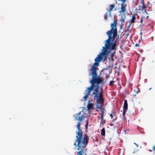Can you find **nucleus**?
I'll return each instance as SVG.
<instances>
[{
  "instance_id": "nucleus-1",
  "label": "nucleus",
  "mask_w": 155,
  "mask_h": 155,
  "mask_svg": "<svg viewBox=\"0 0 155 155\" xmlns=\"http://www.w3.org/2000/svg\"><path fill=\"white\" fill-rule=\"evenodd\" d=\"M117 21L114 19L113 23L111 24L110 30L106 33L108 38L105 41L104 47H103L102 52L95 59V63L89 70L90 72L89 76H92L90 81L91 85L86 88L84 98L86 100L92 91L94 95V100L96 101L97 105H103L104 103L103 87L101 86L99 87V85H103L105 83L104 79L97 75V67L99 62L103 60H105L111 51L116 49V42L119 38V36L117 35Z\"/></svg>"
},
{
  "instance_id": "nucleus-2",
  "label": "nucleus",
  "mask_w": 155,
  "mask_h": 155,
  "mask_svg": "<svg viewBox=\"0 0 155 155\" xmlns=\"http://www.w3.org/2000/svg\"><path fill=\"white\" fill-rule=\"evenodd\" d=\"M81 122H78L76 127L78 131L76 132V140L74 144L75 146L78 147L77 150L78 151L77 155H84L85 154L86 151L87 149L86 148L89 141V137L86 134L83 135V133L81 129L80 128Z\"/></svg>"
},
{
  "instance_id": "nucleus-3",
  "label": "nucleus",
  "mask_w": 155,
  "mask_h": 155,
  "mask_svg": "<svg viewBox=\"0 0 155 155\" xmlns=\"http://www.w3.org/2000/svg\"><path fill=\"white\" fill-rule=\"evenodd\" d=\"M144 0H141V1L139 3L138 8L139 10H141V11H144V12L146 13L147 12L146 8L148 6V5H147V6L145 5L144 4Z\"/></svg>"
},
{
  "instance_id": "nucleus-4",
  "label": "nucleus",
  "mask_w": 155,
  "mask_h": 155,
  "mask_svg": "<svg viewBox=\"0 0 155 155\" xmlns=\"http://www.w3.org/2000/svg\"><path fill=\"white\" fill-rule=\"evenodd\" d=\"M120 5L121 7L119 13L121 14H125L127 12V4L125 2H122Z\"/></svg>"
},
{
  "instance_id": "nucleus-5",
  "label": "nucleus",
  "mask_w": 155,
  "mask_h": 155,
  "mask_svg": "<svg viewBox=\"0 0 155 155\" xmlns=\"http://www.w3.org/2000/svg\"><path fill=\"white\" fill-rule=\"evenodd\" d=\"M81 112L77 113L74 114L73 115V117H75V120L76 121H79V122H81L84 118V115H81Z\"/></svg>"
},
{
  "instance_id": "nucleus-6",
  "label": "nucleus",
  "mask_w": 155,
  "mask_h": 155,
  "mask_svg": "<svg viewBox=\"0 0 155 155\" xmlns=\"http://www.w3.org/2000/svg\"><path fill=\"white\" fill-rule=\"evenodd\" d=\"M101 114H100V115H101V124L102 123H104L105 122V120H104V111L103 110H101Z\"/></svg>"
},
{
  "instance_id": "nucleus-7",
  "label": "nucleus",
  "mask_w": 155,
  "mask_h": 155,
  "mask_svg": "<svg viewBox=\"0 0 155 155\" xmlns=\"http://www.w3.org/2000/svg\"><path fill=\"white\" fill-rule=\"evenodd\" d=\"M128 108V104L126 100H124L123 106V109L127 110Z\"/></svg>"
},
{
  "instance_id": "nucleus-8",
  "label": "nucleus",
  "mask_w": 155,
  "mask_h": 155,
  "mask_svg": "<svg viewBox=\"0 0 155 155\" xmlns=\"http://www.w3.org/2000/svg\"><path fill=\"white\" fill-rule=\"evenodd\" d=\"M136 19V18L135 16V15L134 14H133L131 16V18L129 21L131 23H134L135 22Z\"/></svg>"
},
{
  "instance_id": "nucleus-9",
  "label": "nucleus",
  "mask_w": 155,
  "mask_h": 155,
  "mask_svg": "<svg viewBox=\"0 0 155 155\" xmlns=\"http://www.w3.org/2000/svg\"><path fill=\"white\" fill-rule=\"evenodd\" d=\"M114 6L115 5L114 4L110 5L109 9L108 11L110 13L112 12L113 8L114 7Z\"/></svg>"
},
{
  "instance_id": "nucleus-10",
  "label": "nucleus",
  "mask_w": 155,
  "mask_h": 155,
  "mask_svg": "<svg viewBox=\"0 0 155 155\" xmlns=\"http://www.w3.org/2000/svg\"><path fill=\"white\" fill-rule=\"evenodd\" d=\"M93 107V104L92 103H88L87 105V108L88 110L91 109Z\"/></svg>"
},
{
  "instance_id": "nucleus-11",
  "label": "nucleus",
  "mask_w": 155,
  "mask_h": 155,
  "mask_svg": "<svg viewBox=\"0 0 155 155\" xmlns=\"http://www.w3.org/2000/svg\"><path fill=\"white\" fill-rule=\"evenodd\" d=\"M101 134L103 136L105 135V130L104 128H103L101 130Z\"/></svg>"
},
{
  "instance_id": "nucleus-12",
  "label": "nucleus",
  "mask_w": 155,
  "mask_h": 155,
  "mask_svg": "<svg viewBox=\"0 0 155 155\" xmlns=\"http://www.w3.org/2000/svg\"><path fill=\"white\" fill-rule=\"evenodd\" d=\"M125 19V18H123L122 16L120 18V21L121 22V24H122V23H124V22Z\"/></svg>"
},
{
  "instance_id": "nucleus-13",
  "label": "nucleus",
  "mask_w": 155,
  "mask_h": 155,
  "mask_svg": "<svg viewBox=\"0 0 155 155\" xmlns=\"http://www.w3.org/2000/svg\"><path fill=\"white\" fill-rule=\"evenodd\" d=\"M132 23H131V22H130V21L129 22V24L127 26V31H129V28H130V27L131 26Z\"/></svg>"
},
{
  "instance_id": "nucleus-14",
  "label": "nucleus",
  "mask_w": 155,
  "mask_h": 155,
  "mask_svg": "<svg viewBox=\"0 0 155 155\" xmlns=\"http://www.w3.org/2000/svg\"><path fill=\"white\" fill-rule=\"evenodd\" d=\"M123 116H124H124H125L127 110H124V109H123Z\"/></svg>"
},
{
  "instance_id": "nucleus-15",
  "label": "nucleus",
  "mask_w": 155,
  "mask_h": 155,
  "mask_svg": "<svg viewBox=\"0 0 155 155\" xmlns=\"http://www.w3.org/2000/svg\"><path fill=\"white\" fill-rule=\"evenodd\" d=\"M114 83V81H110L109 83V85L110 86H112L113 85Z\"/></svg>"
},
{
  "instance_id": "nucleus-16",
  "label": "nucleus",
  "mask_w": 155,
  "mask_h": 155,
  "mask_svg": "<svg viewBox=\"0 0 155 155\" xmlns=\"http://www.w3.org/2000/svg\"><path fill=\"white\" fill-rule=\"evenodd\" d=\"M88 119H87L86 120V124L85 126V128L86 129H87V127L88 125Z\"/></svg>"
},
{
  "instance_id": "nucleus-17",
  "label": "nucleus",
  "mask_w": 155,
  "mask_h": 155,
  "mask_svg": "<svg viewBox=\"0 0 155 155\" xmlns=\"http://www.w3.org/2000/svg\"><path fill=\"white\" fill-rule=\"evenodd\" d=\"M107 13H106L104 14V17L105 19L106 20L107 19Z\"/></svg>"
},
{
  "instance_id": "nucleus-18",
  "label": "nucleus",
  "mask_w": 155,
  "mask_h": 155,
  "mask_svg": "<svg viewBox=\"0 0 155 155\" xmlns=\"http://www.w3.org/2000/svg\"><path fill=\"white\" fill-rule=\"evenodd\" d=\"M126 118L125 117V116H124H124H123V117H122V120H123L124 121H125V120H126Z\"/></svg>"
},
{
  "instance_id": "nucleus-19",
  "label": "nucleus",
  "mask_w": 155,
  "mask_h": 155,
  "mask_svg": "<svg viewBox=\"0 0 155 155\" xmlns=\"http://www.w3.org/2000/svg\"><path fill=\"white\" fill-rule=\"evenodd\" d=\"M115 53V51H114V52L113 53H112V55H111L112 57V60L113 61L114 60V59H113V56L114 55Z\"/></svg>"
},
{
  "instance_id": "nucleus-20",
  "label": "nucleus",
  "mask_w": 155,
  "mask_h": 155,
  "mask_svg": "<svg viewBox=\"0 0 155 155\" xmlns=\"http://www.w3.org/2000/svg\"><path fill=\"white\" fill-rule=\"evenodd\" d=\"M143 18L142 17L141 18L140 20V22H141V23H143Z\"/></svg>"
},
{
  "instance_id": "nucleus-21",
  "label": "nucleus",
  "mask_w": 155,
  "mask_h": 155,
  "mask_svg": "<svg viewBox=\"0 0 155 155\" xmlns=\"http://www.w3.org/2000/svg\"><path fill=\"white\" fill-rule=\"evenodd\" d=\"M119 1H120L122 2H125L126 0H118Z\"/></svg>"
},
{
  "instance_id": "nucleus-22",
  "label": "nucleus",
  "mask_w": 155,
  "mask_h": 155,
  "mask_svg": "<svg viewBox=\"0 0 155 155\" xmlns=\"http://www.w3.org/2000/svg\"><path fill=\"white\" fill-rule=\"evenodd\" d=\"M115 111H113L112 112V114L114 116L115 115Z\"/></svg>"
},
{
  "instance_id": "nucleus-23",
  "label": "nucleus",
  "mask_w": 155,
  "mask_h": 155,
  "mask_svg": "<svg viewBox=\"0 0 155 155\" xmlns=\"http://www.w3.org/2000/svg\"><path fill=\"white\" fill-rule=\"evenodd\" d=\"M110 116L111 117V118L112 119L114 116L112 114H110Z\"/></svg>"
},
{
  "instance_id": "nucleus-24",
  "label": "nucleus",
  "mask_w": 155,
  "mask_h": 155,
  "mask_svg": "<svg viewBox=\"0 0 155 155\" xmlns=\"http://www.w3.org/2000/svg\"><path fill=\"white\" fill-rule=\"evenodd\" d=\"M153 150H155V145L153 146Z\"/></svg>"
},
{
  "instance_id": "nucleus-25",
  "label": "nucleus",
  "mask_w": 155,
  "mask_h": 155,
  "mask_svg": "<svg viewBox=\"0 0 155 155\" xmlns=\"http://www.w3.org/2000/svg\"><path fill=\"white\" fill-rule=\"evenodd\" d=\"M150 4V3H149V2H148V3H147V5H146V6H147V5H148V4Z\"/></svg>"
},
{
  "instance_id": "nucleus-26",
  "label": "nucleus",
  "mask_w": 155,
  "mask_h": 155,
  "mask_svg": "<svg viewBox=\"0 0 155 155\" xmlns=\"http://www.w3.org/2000/svg\"><path fill=\"white\" fill-rule=\"evenodd\" d=\"M134 144L135 145H137V147H138V145H137L136 143H134Z\"/></svg>"
},
{
  "instance_id": "nucleus-27",
  "label": "nucleus",
  "mask_w": 155,
  "mask_h": 155,
  "mask_svg": "<svg viewBox=\"0 0 155 155\" xmlns=\"http://www.w3.org/2000/svg\"><path fill=\"white\" fill-rule=\"evenodd\" d=\"M134 144L135 145H137V147H138V145H137L136 143H134Z\"/></svg>"
},
{
  "instance_id": "nucleus-28",
  "label": "nucleus",
  "mask_w": 155,
  "mask_h": 155,
  "mask_svg": "<svg viewBox=\"0 0 155 155\" xmlns=\"http://www.w3.org/2000/svg\"><path fill=\"white\" fill-rule=\"evenodd\" d=\"M135 45H136V46H138V45L139 46V45H138V44H136Z\"/></svg>"
},
{
  "instance_id": "nucleus-29",
  "label": "nucleus",
  "mask_w": 155,
  "mask_h": 155,
  "mask_svg": "<svg viewBox=\"0 0 155 155\" xmlns=\"http://www.w3.org/2000/svg\"><path fill=\"white\" fill-rule=\"evenodd\" d=\"M149 151H150V152H151L152 151V150H149Z\"/></svg>"
},
{
  "instance_id": "nucleus-30",
  "label": "nucleus",
  "mask_w": 155,
  "mask_h": 155,
  "mask_svg": "<svg viewBox=\"0 0 155 155\" xmlns=\"http://www.w3.org/2000/svg\"><path fill=\"white\" fill-rule=\"evenodd\" d=\"M151 88H149V90H151Z\"/></svg>"
},
{
  "instance_id": "nucleus-31",
  "label": "nucleus",
  "mask_w": 155,
  "mask_h": 155,
  "mask_svg": "<svg viewBox=\"0 0 155 155\" xmlns=\"http://www.w3.org/2000/svg\"><path fill=\"white\" fill-rule=\"evenodd\" d=\"M117 63H115V65H117Z\"/></svg>"
}]
</instances>
